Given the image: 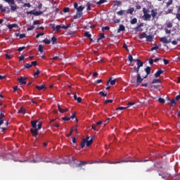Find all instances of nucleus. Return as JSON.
<instances>
[{"mask_svg": "<svg viewBox=\"0 0 180 180\" xmlns=\"http://www.w3.org/2000/svg\"><path fill=\"white\" fill-rule=\"evenodd\" d=\"M94 139H95V136H92L89 140V136H86V139L82 140V142L80 144L81 148H84V147H85V143H86V147H89L92 144V143H94Z\"/></svg>", "mask_w": 180, "mask_h": 180, "instance_id": "f257e3e1", "label": "nucleus"}, {"mask_svg": "<svg viewBox=\"0 0 180 180\" xmlns=\"http://www.w3.org/2000/svg\"><path fill=\"white\" fill-rule=\"evenodd\" d=\"M134 71L137 73V79H136V86H139L141 82H143L144 78H141V75H140V68L139 67H134Z\"/></svg>", "mask_w": 180, "mask_h": 180, "instance_id": "f03ea898", "label": "nucleus"}, {"mask_svg": "<svg viewBox=\"0 0 180 180\" xmlns=\"http://www.w3.org/2000/svg\"><path fill=\"white\" fill-rule=\"evenodd\" d=\"M143 20H151V14H150V11L147 8H143Z\"/></svg>", "mask_w": 180, "mask_h": 180, "instance_id": "7ed1b4c3", "label": "nucleus"}, {"mask_svg": "<svg viewBox=\"0 0 180 180\" xmlns=\"http://www.w3.org/2000/svg\"><path fill=\"white\" fill-rule=\"evenodd\" d=\"M5 2H7L8 5H11V9L12 11H16L18 9V6L15 5V0H4ZM14 5V6H13Z\"/></svg>", "mask_w": 180, "mask_h": 180, "instance_id": "20e7f679", "label": "nucleus"}, {"mask_svg": "<svg viewBox=\"0 0 180 180\" xmlns=\"http://www.w3.org/2000/svg\"><path fill=\"white\" fill-rule=\"evenodd\" d=\"M74 8L77 10V12L82 13V11L85 9V6H78V4H74Z\"/></svg>", "mask_w": 180, "mask_h": 180, "instance_id": "39448f33", "label": "nucleus"}, {"mask_svg": "<svg viewBox=\"0 0 180 180\" xmlns=\"http://www.w3.org/2000/svg\"><path fill=\"white\" fill-rule=\"evenodd\" d=\"M30 131L34 137H37V136H39V129L37 128H31Z\"/></svg>", "mask_w": 180, "mask_h": 180, "instance_id": "423d86ee", "label": "nucleus"}, {"mask_svg": "<svg viewBox=\"0 0 180 180\" xmlns=\"http://www.w3.org/2000/svg\"><path fill=\"white\" fill-rule=\"evenodd\" d=\"M145 71L146 72V75L143 77V79H146V78H147V77L151 74V68L150 66H147L146 68H145Z\"/></svg>", "mask_w": 180, "mask_h": 180, "instance_id": "0eeeda50", "label": "nucleus"}, {"mask_svg": "<svg viewBox=\"0 0 180 180\" xmlns=\"http://www.w3.org/2000/svg\"><path fill=\"white\" fill-rule=\"evenodd\" d=\"M34 162H52L51 161L39 158V160H32Z\"/></svg>", "mask_w": 180, "mask_h": 180, "instance_id": "6e6552de", "label": "nucleus"}, {"mask_svg": "<svg viewBox=\"0 0 180 180\" xmlns=\"http://www.w3.org/2000/svg\"><path fill=\"white\" fill-rule=\"evenodd\" d=\"M18 82H20V85H25L26 78L20 77V79H18Z\"/></svg>", "mask_w": 180, "mask_h": 180, "instance_id": "1a4fd4ad", "label": "nucleus"}, {"mask_svg": "<svg viewBox=\"0 0 180 180\" xmlns=\"http://www.w3.org/2000/svg\"><path fill=\"white\" fill-rule=\"evenodd\" d=\"M161 74H164V70H158L155 73V78H158V77H160Z\"/></svg>", "mask_w": 180, "mask_h": 180, "instance_id": "9d476101", "label": "nucleus"}, {"mask_svg": "<svg viewBox=\"0 0 180 180\" xmlns=\"http://www.w3.org/2000/svg\"><path fill=\"white\" fill-rule=\"evenodd\" d=\"M121 162H129V160H121L115 162L108 161V164H121Z\"/></svg>", "mask_w": 180, "mask_h": 180, "instance_id": "9b49d317", "label": "nucleus"}, {"mask_svg": "<svg viewBox=\"0 0 180 180\" xmlns=\"http://www.w3.org/2000/svg\"><path fill=\"white\" fill-rule=\"evenodd\" d=\"M131 84H137V75H136V76L131 75Z\"/></svg>", "mask_w": 180, "mask_h": 180, "instance_id": "f8f14e48", "label": "nucleus"}, {"mask_svg": "<svg viewBox=\"0 0 180 180\" xmlns=\"http://www.w3.org/2000/svg\"><path fill=\"white\" fill-rule=\"evenodd\" d=\"M38 122H39V120H34L31 122L32 129H37L36 127H37Z\"/></svg>", "mask_w": 180, "mask_h": 180, "instance_id": "ddd939ff", "label": "nucleus"}, {"mask_svg": "<svg viewBox=\"0 0 180 180\" xmlns=\"http://www.w3.org/2000/svg\"><path fill=\"white\" fill-rule=\"evenodd\" d=\"M109 82L110 83V85H115V84H116V79L112 80V77H110L106 84L107 86L109 85Z\"/></svg>", "mask_w": 180, "mask_h": 180, "instance_id": "4468645a", "label": "nucleus"}, {"mask_svg": "<svg viewBox=\"0 0 180 180\" xmlns=\"http://www.w3.org/2000/svg\"><path fill=\"white\" fill-rule=\"evenodd\" d=\"M75 101H77L78 103H81L82 102V98L81 97L77 96V94H74Z\"/></svg>", "mask_w": 180, "mask_h": 180, "instance_id": "2eb2a0df", "label": "nucleus"}, {"mask_svg": "<svg viewBox=\"0 0 180 180\" xmlns=\"http://www.w3.org/2000/svg\"><path fill=\"white\" fill-rule=\"evenodd\" d=\"M36 89H38V91H41L43 89L46 90V86L44 84H41L40 86H36Z\"/></svg>", "mask_w": 180, "mask_h": 180, "instance_id": "dca6fc26", "label": "nucleus"}, {"mask_svg": "<svg viewBox=\"0 0 180 180\" xmlns=\"http://www.w3.org/2000/svg\"><path fill=\"white\" fill-rule=\"evenodd\" d=\"M82 15L83 13H79L77 11V14L74 15V19H79L80 18H82Z\"/></svg>", "mask_w": 180, "mask_h": 180, "instance_id": "f3484780", "label": "nucleus"}, {"mask_svg": "<svg viewBox=\"0 0 180 180\" xmlns=\"http://www.w3.org/2000/svg\"><path fill=\"white\" fill-rule=\"evenodd\" d=\"M160 41L166 44H168V43H169V40H168L165 37L160 38Z\"/></svg>", "mask_w": 180, "mask_h": 180, "instance_id": "a211bd4d", "label": "nucleus"}, {"mask_svg": "<svg viewBox=\"0 0 180 180\" xmlns=\"http://www.w3.org/2000/svg\"><path fill=\"white\" fill-rule=\"evenodd\" d=\"M43 13V11H37L36 10H33L32 15H34V16H39V15H41Z\"/></svg>", "mask_w": 180, "mask_h": 180, "instance_id": "6ab92c4d", "label": "nucleus"}, {"mask_svg": "<svg viewBox=\"0 0 180 180\" xmlns=\"http://www.w3.org/2000/svg\"><path fill=\"white\" fill-rule=\"evenodd\" d=\"M124 27L123 25H120V27L117 30V33H120V32H124Z\"/></svg>", "mask_w": 180, "mask_h": 180, "instance_id": "aec40b11", "label": "nucleus"}, {"mask_svg": "<svg viewBox=\"0 0 180 180\" xmlns=\"http://www.w3.org/2000/svg\"><path fill=\"white\" fill-rule=\"evenodd\" d=\"M125 12H127V13H130V15H132L134 12V8H129L128 10L125 11Z\"/></svg>", "mask_w": 180, "mask_h": 180, "instance_id": "412c9836", "label": "nucleus"}, {"mask_svg": "<svg viewBox=\"0 0 180 180\" xmlns=\"http://www.w3.org/2000/svg\"><path fill=\"white\" fill-rule=\"evenodd\" d=\"M150 16H152L154 19L157 16V11L155 10H152Z\"/></svg>", "mask_w": 180, "mask_h": 180, "instance_id": "4be33fe9", "label": "nucleus"}, {"mask_svg": "<svg viewBox=\"0 0 180 180\" xmlns=\"http://www.w3.org/2000/svg\"><path fill=\"white\" fill-rule=\"evenodd\" d=\"M8 29H10V30L13 29V27L18 28V25H16V24L8 25Z\"/></svg>", "mask_w": 180, "mask_h": 180, "instance_id": "5701e85b", "label": "nucleus"}, {"mask_svg": "<svg viewBox=\"0 0 180 180\" xmlns=\"http://www.w3.org/2000/svg\"><path fill=\"white\" fill-rule=\"evenodd\" d=\"M125 12H126V11L121 10V11L117 12V15H118V16H122V15H124Z\"/></svg>", "mask_w": 180, "mask_h": 180, "instance_id": "b1692460", "label": "nucleus"}, {"mask_svg": "<svg viewBox=\"0 0 180 180\" xmlns=\"http://www.w3.org/2000/svg\"><path fill=\"white\" fill-rule=\"evenodd\" d=\"M52 44H57V38L56 37H53L51 38Z\"/></svg>", "mask_w": 180, "mask_h": 180, "instance_id": "393cba45", "label": "nucleus"}, {"mask_svg": "<svg viewBox=\"0 0 180 180\" xmlns=\"http://www.w3.org/2000/svg\"><path fill=\"white\" fill-rule=\"evenodd\" d=\"M158 49H160L159 46H155L152 47L149 51H154V50H155V51H157L158 50Z\"/></svg>", "mask_w": 180, "mask_h": 180, "instance_id": "a878e982", "label": "nucleus"}, {"mask_svg": "<svg viewBox=\"0 0 180 180\" xmlns=\"http://www.w3.org/2000/svg\"><path fill=\"white\" fill-rule=\"evenodd\" d=\"M137 65H138L137 67L140 68V67H143V63L141 60H137Z\"/></svg>", "mask_w": 180, "mask_h": 180, "instance_id": "bb28decb", "label": "nucleus"}, {"mask_svg": "<svg viewBox=\"0 0 180 180\" xmlns=\"http://www.w3.org/2000/svg\"><path fill=\"white\" fill-rule=\"evenodd\" d=\"M59 112H60V113H65V112H68V108H66L64 110L61 108H59Z\"/></svg>", "mask_w": 180, "mask_h": 180, "instance_id": "cd10ccee", "label": "nucleus"}, {"mask_svg": "<svg viewBox=\"0 0 180 180\" xmlns=\"http://www.w3.org/2000/svg\"><path fill=\"white\" fill-rule=\"evenodd\" d=\"M146 40L148 41H153V35L146 36Z\"/></svg>", "mask_w": 180, "mask_h": 180, "instance_id": "c85d7f7f", "label": "nucleus"}, {"mask_svg": "<svg viewBox=\"0 0 180 180\" xmlns=\"http://www.w3.org/2000/svg\"><path fill=\"white\" fill-rule=\"evenodd\" d=\"M102 39H105V35L103 34H102L100 37L97 39V43H100L101 40H102Z\"/></svg>", "mask_w": 180, "mask_h": 180, "instance_id": "c756f323", "label": "nucleus"}, {"mask_svg": "<svg viewBox=\"0 0 180 180\" xmlns=\"http://www.w3.org/2000/svg\"><path fill=\"white\" fill-rule=\"evenodd\" d=\"M25 110H26L22 107L18 110V113H22L23 115H25Z\"/></svg>", "mask_w": 180, "mask_h": 180, "instance_id": "7c9ffc66", "label": "nucleus"}, {"mask_svg": "<svg viewBox=\"0 0 180 180\" xmlns=\"http://www.w3.org/2000/svg\"><path fill=\"white\" fill-rule=\"evenodd\" d=\"M84 36H85L86 37H88L89 39H91V37H92V35L89 33V32H86L84 33Z\"/></svg>", "mask_w": 180, "mask_h": 180, "instance_id": "2f4dec72", "label": "nucleus"}, {"mask_svg": "<svg viewBox=\"0 0 180 180\" xmlns=\"http://www.w3.org/2000/svg\"><path fill=\"white\" fill-rule=\"evenodd\" d=\"M170 105L171 106H175L176 105V103L175 102V99H172L170 101Z\"/></svg>", "mask_w": 180, "mask_h": 180, "instance_id": "473e14b6", "label": "nucleus"}, {"mask_svg": "<svg viewBox=\"0 0 180 180\" xmlns=\"http://www.w3.org/2000/svg\"><path fill=\"white\" fill-rule=\"evenodd\" d=\"M43 43H44V44H50V43H51V41H50V39H44Z\"/></svg>", "mask_w": 180, "mask_h": 180, "instance_id": "72a5a7b5", "label": "nucleus"}, {"mask_svg": "<svg viewBox=\"0 0 180 180\" xmlns=\"http://www.w3.org/2000/svg\"><path fill=\"white\" fill-rule=\"evenodd\" d=\"M98 95H100L101 96H108V94L103 92V91H100L98 93Z\"/></svg>", "mask_w": 180, "mask_h": 180, "instance_id": "f704fd0d", "label": "nucleus"}, {"mask_svg": "<svg viewBox=\"0 0 180 180\" xmlns=\"http://www.w3.org/2000/svg\"><path fill=\"white\" fill-rule=\"evenodd\" d=\"M159 82H161V80L158 79H155L153 80L152 84H159Z\"/></svg>", "mask_w": 180, "mask_h": 180, "instance_id": "c9c22d12", "label": "nucleus"}, {"mask_svg": "<svg viewBox=\"0 0 180 180\" xmlns=\"http://www.w3.org/2000/svg\"><path fill=\"white\" fill-rule=\"evenodd\" d=\"M166 26L169 29H171V27H172V23L171 22H168L166 23Z\"/></svg>", "mask_w": 180, "mask_h": 180, "instance_id": "e433bc0d", "label": "nucleus"}, {"mask_svg": "<svg viewBox=\"0 0 180 180\" xmlns=\"http://www.w3.org/2000/svg\"><path fill=\"white\" fill-rule=\"evenodd\" d=\"M55 164H67V161H55Z\"/></svg>", "mask_w": 180, "mask_h": 180, "instance_id": "4c0bfd02", "label": "nucleus"}, {"mask_svg": "<svg viewBox=\"0 0 180 180\" xmlns=\"http://www.w3.org/2000/svg\"><path fill=\"white\" fill-rule=\"evenodd\" d=\"M16 36H19L20 39H24V37H26V35L25 34H16Z\"/></svg>", "mask_w": 180, "mask_h": 180, "instance_id": "58836bf2", "label": "nucleus"}, {"mask_svg": "<svg viewBox=\"0 0 180 180\" xmlns=\"http://www.w3.org/2000/svg\"><path fill=\"white\" fill-rule=\"evenodd\" d=\"M112 102H113L112 99L105 100L104 103H105V105H108V103H112Z\"/></svg>", "mask_w": 180, "mask_h": 180, "instance_id": "ea45409f", "label": "nucleus"}, {"mask_svg": "<svg viewBox=\"0 0 180 180\" xmlns=\"http://www.w3.org/2000/svg\"><path fill=\"white\" fill-rule=\"evenodd\" d=\"M131 25H136L137 23V18H134L131 21Z\"/></svg>", "mask_w": 180, "mask_h": 180, "instance_id": "a19ab883", "label": "nucleus"}, {"mask_svg": "<svg viewBox=\"0 0 180 180\" xmlns=\"http://www.w3.org/2000/svg\"><path fill=\"white\" fill-rule=\"evenodd\" d=\"M84 162V165H86V164H95V162H96V161L95 162H88V161H83Z\"/></svg>", "mask_w": 180, "mask_h": 180, "instance_id": "79ce46f5", "label": "nucleus"}, {"mask_svg": "<svg viewBox=\"0 0 180 180\" xmlns=\"http://www.w3.org/2000/svg\"><path fill=\"white\" fill-rule=\"evenodd\" d=\"M25 68H32V65L30 63H26L24 66Z\"/></svg>", "mask_w": 180, "mask_h": 180, "instance_id": "37998d69", "label": "nucleus"}, {"mask_svg": "<svg viewBox=\"0 0 180 180\" xmlns=\"http://www.w3.org/2000/svg\"><path fill=\"white\" fill-rule=\"evenodd\" d=\"M135 103H133V102H129L128 104H127V106L126 107L127 109L130 108V106H133V105H134Z\"/></svg>", "mask_w": 180, "mask_h": 180, "instance_id": "c03bdc74", "label": "nucleus"}, {"mask_svg": "<svg viewBox=\"0 0 180 180\" xmlns=\"http://www.w3.org/2000/svg\"><path fill=\"white\" fill-rule=\"evenodd\" d=\"M158 101L160 103H165V100L162 98H158Z\"/></svg>", "mask_w": 180, "mask_h": 180, "instance_id": "a18cd8bd", "label": "nucleus"}, {"mask_svg": "<svg viewBox=\"0 0 180 180\" xmlns=\"http://www.w3.org/2000/svg\"><path fill=\"white\" fill-rule=\"evenodd\" d=\"M128 60L130 61V63H133V56L129 55Z\"/></svg>", "mask_w": 180, "mask_h": 180, "instance_id": "49530a36", "label": "nucleus"}, {"mask_svg": "<svg viewBox=\"0 0 180 180\" xmlns=\"http://www.w3.org/2000/svg\"><path fill=\"white\" fill-rule=\"evenodd\" d=\"M105 2H106V0H100L99 1L97 2V5L105 4Z\"/></svg>", "mask_w": 180, "mask_h": 180, "instance_id": "de8ad7c7", "label": "nucleus"}, {"mask_svg": "<svg viewBox=\"0 0 180 180\" xmlns=\"http://www.w3.org/2000/svg\"><path fill=\"white\" fill-rule=\"evenodd\" d=\"M6 58H7V60H11L12 58V56L11 55H8V53H6L5 55Z\"/></svg>", "mask_w": 180, "mask_h": 180, "instance_id": "09e8293b", "label": "nucleus"}, {"mask_svg": "<svg viewBox=\"0 0 180 180\" xmlns=\"http://www.w3.org/2000/svg\"><path fill=\"white\" fill-rule=\"evenodd\" d=\"M164 65H167V64H169V60L167 59H163Z\"/></svg>", "mask_w": 180, "mask_h": 180, "instance_id": "8fccbe9b", "label": "nucleus"}, {"mask_svg": "<svg viewBox=\"0 0 180 180\" xmlns=\"http://www.w3.org/2000/svg\"><path fill=\"white\" fill-rule=\"evenodd\" d=\"M124 109H127V108L124 107H118L116 110H124Z\"/></svg>", "mask_w": 180, "mask_h": 180, "instance_id": "3c124183", "label": "nucleus"}, {"mask_svg": "<svg viewBox=\"0 0 180 180\" xmlns=\"http://www.w3.org/2000/svg\"><path fill=\"white\" fill-rule=\"evenodd\" d=\"M26 49V46H22L18 49V51H23Z\"/></svg>", "mask_w": 180, "mask_h": 180, "instance_id": "603ef678", "label": "nucleus"}, {"mask_svg": "<svg viewBox=\"0 0 180 180\" xmlns=\"http://www.w3.org/2000/svg\"><path fill=\"white\" fill-rule=\"evenodd\" d=\"M43 50H44L43 46H39L38 51H39L40 53H43Z\"/></svg>", "mask_w": 180, "mask_h": 180, "instance_id": "864d4df0", "label": "nucleus"}, {"mask_svg": "<svg viewBox=\"0 0 180 180\" xmlns=\"http://www.w3.org/2000/svg\"><path fill=\"white\" fill-rule=\"evenodd\" d=\"M41 126H42V124L41 122H39L38 124H37V129L38 130H40L41 129Z\"/></svg>", "mask_w": 180, "mask_h": 180, "instance_id": "5fc2aeb1", "label": "nucleus"}, {"mask_svg": "<svg viewBox=\"0 0 180 180\" xmlns=\"http://www.w3.org/2000/svg\"><path fill=\"white\" fill-rule=\"evenodd\" d=\"M176 19L180 21V13L176 14Z\"/></svg>", "mask_w": 180, "mask_h": 180, "instance_id": "6e6d98bb", "label": "nucleus"}, {"mask_svg": "<svg viewBox=\"0 0 180 180\" xmlns=\"http://www.w3.org/2000/svg\"><path fill=\"white\" fill-rule=\"evenodd\" d=\"M169 5H172V0H168L167 2V6H169Z\"/></svg>", "mask_w": 180, "mask_h": 180, "instance_id": "4d7b16f0", "label": "nucleus"}, {"mask_svg": "<svg viewBox=\"0 0 180 180\" xmlns=\"http://www.w3.org/2000/svg\"><path fill=\"white\" fill-rule=\"evenodd\" d=\"M62 119H63V120H64L65 122H68V120H70V117H63Z\"/></svg>", "mask_w": 180, "mask_h": 180, "instance_id": "13d9d810", "label": "nucleus"}, {"mask_svg": "<svg viewBox=\"0 0 180 180\" xmlns=\"http://www.w3.org/2000/svg\"><path fill=\"white\" fill-rule=\"evenodd\" d=\"M31 65L32 67V65H34V67H36V65H37V61H32L31 63Z\"/></svg>", "mask_w": 180, "mask_h": 180, "instance_id": "bf43d9fd", "label": "nucleus"}, {"mask_svg": "<svg viewBox=\"0 0 180 180\" xmlns=\"http://www.w3.org/2000/svg\"><path fill=\"white\" fill-rule=\"evenodd\" d=\"M40 74V70H37L36 72L34 73V77H36V75H39Z\"/></svg>", "mask_w": 180, "mask_h": 180, "instance_id": "052dcab7", "label": "nucleus"}, {"mask_svg": "<svg viewBox=\"0 0 180 180\" xmlns=\"http://www.w3.org/2000/svg\"><path fill=\"white\" fill-rule=\"evenodd\" d=\"M56 29L57 32H60V30L61 29V25H57L56 27Z\"/></svg>", "mask_w": 180, "mask_h": 180, "instance_id": "680f3d73", "label": "nucleus"}, {"mask_svg": "<svg viewBox=\"0 0 180 180\" xmlns=\"http://www.w3.org/2000/svg\"><path fill=\"white\" fill-rule=\"evenodd\" d=\"M33 24H34V25H40V21H39V20H35V21H34Z\"/></svg>", "mask_w": 180, "mask_h": 180, "instance_id": "e2e57ef3", "label": "nucleus"}, {"mask_svg": "<svg viewBox=\"0 0 180 180\" xmlns=\"http://www.w3.org/2000/svg\"><path fill=\"white\" fill-rule=\"evenodd\" d=\"M82 165H84V161H80L77 167H82Z\"/></svg>", "mask_w": 180, "mask_h": 180, "instance_id": "0e129e2a", "label": "nucleus"}, {"mask_svg": "<svg viewBox=\"0 0 180 180\" xmlns=\"http://www.w3.org/2000/svg\"><path fill=\"white\" fill-rule=\"evenodd\" d=\"M23 6H24V8H30V4H25L24 5H23Z\"/></svg>", "mask_w": 180, "mask_h": 180, "instance_id": "69168bd1", "label": "nucleus"}, {"mask_svg": "<svg viewBox=\"0 0 180 180\" xmlns=\"http://www.w3.org/2000/svg\"><path fill=\"white\" fill-rule=\"evenodd\" d=\"M33 29H34V26L32 25L31 27H30L29 28H27L28 32L30 30H33Z\"/></svg>", "mask_w": 180, "mask_h": 180, "instance_id": "338daca9", "label": "nucleus"}, {"mask_svg": "<svg viewBox=\"0 0 180 180\" xmlns=\"http://www.w3.org/2000/svg\"><path fill=\"white\" fill-rule=\"evenodd\" d=\"M109 27H104L102 28V30L105 31V30H109Z\"/></svg>", "mask_w": 180, "mask_h": 180, "instance_id": "774afa93", "label": "nucleus"}]
</instances>
